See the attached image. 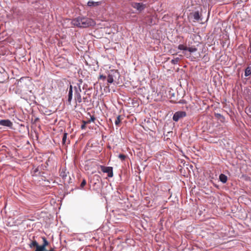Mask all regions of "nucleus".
<instances>
[{
	"label": "nucleus",
	"instance_id": "nucleus-10",
	"mask_svg": "<svg viewBox=\"0 0 251 251\" xmlns=\"http://www.w3.org/2000/svg\"><path fill=\"white\" fill-rule=\"evenodd\" d=\"M220 180L223 183H225L227 181V177L224 174H221L219 176Z\"/></svg>",
	"mask_w": 251,
	"mask_h": 251
},
{
	"label": "nucleus",
	"instance_id": "nucleus-26",
	"mask_svg": "<svg viewBox=\"0 0 251 251\" xmlns=\"http://www.w3.org/2000/svg\"><path fill=\"white\" fill-rule=\"evenodd\" d=\"M217 116H218V117H220V116H221V114H217Z\"/></svg>",
	"mask_w": 251,
	"mask_h": 251
},
{
	"label": "nucleus",
	"instance_id": "nucleus-5",
	"mask_svg": "<svg viewBox=\"0 0 251 251\" xmlns=\"http://www.w3.org/2000/svg\"><path fill=\"white\" fill-rule=\"evenodd\" d=\"M101 171L103 173H107L109 177H112L113 176V168L111 167H105L104 166H100Z\"/></svg>",
	"mask_w": 251,
	"mask_h": 251
},
{
	"label": "nucleus",
	"instance_id": "nucleus-16",
	"mask_svg": "<svg viewBox=\"0 0 251 251\" xmlns=\"http://www.w3.org/2000/svg\"><path fill=\"white\" fill-rule=\"evenodd\" d=\"M121 115H119L117 117L115 121V124L117 126H118L120 123L121 122Z\"/></svg>",
	"mask_w": 251,
	"mask_h": 251
},
{
	"label": "nucleus",
	"instance_id": "nucleus-7",
	"mask_svg": "<svg viewBox=\"0 0 251 251\" xmlns=\"http://www.w3.org/2000/svg\"><path fill=\"white\" fill-rule=\"evenodd\" d=\"M0 126L12 128L13 123L8 119L1 120H0Z\"/></svg>",
	"mask_w": 251,
	"mask_h": 251
},
{
	"label": "nucleus",
	"instance_id": "nucleus-20",
	"mask_svg": "<svg viewBox=\"0 0 251 251\" xmlns=\"http://www.w3.org/2000/svg\"><path fill=\"white\" fill-rule=\"evenodd\" d=\"M67 133H64L63 134V138H62V142L63 144H65V142H66V139H67Z\"/></svg>",
	"mask_w": 251,
	"mask_h": 251
},
{
	"label": "nucleus",
	"instance_id": "nucleus-2",
	"mask_svg": "<svg viewBox=\"0 0 251 251\" xmlns=\"http://www.w3.org/2000/svg\"><path fill=\"white\" fill-rule=\"evenodd\" d=\"M72 23L75 26L82 28H86L95 24L92 19L84 17H78L74 19Z\"/></svg>",
	"mask_w": 251,
	"mask_h": 251
},
{
	"label": "nucleus",
	"instance_id": "nucleus-15",
	"mask_svg": "<svg viewBox=\"0 0 251 251\" xmlns=\"http://www.w3.org/2000/svg\"><path fill=\"white\" fill-rule=\"evenodd\" d=\"M187 50H188L190 52H194L197 50V49L195 47H191L187 48Z\"/></svg>",
	"mask_w": 251,
	"mask_h": 251
},
{
	"label": "nucleus",
	"instance_id": "nucleus-4",
	"mask_svg": "<svg viewBox=\"0 0 251 251\" xmlns=\"http://www.w3.org/2000/svg\"><path fill=\"white\" fill-rule=\"evenodd\" d=\"M117 71L112 70H110L107 76V82L109 83H112L114 81V77H116L117 75H118Z\"/></svg>",
	"mask_w": 251,
	"mask_h": 251
},
{
	"label": "nucleus",
	"instance_id": "nucleus-19",
	"mask_svg": "<svg viewBox=\"0 0 251 251\" xmlns=\"http://www.w3.org/2000/svg\"><path fill=\"white\" fill-rule=\"evenodd\" d=\"M118 157L122 161L124 160L126 158V156L123 154H119Z\"/></svg>",
	"mask_w": 251,
	"mask_h": 251
},
{
	"label": "nucleus",
	"instance_id": "nucleus-3",
	"mask_svg": "<svg viewBox=\"0 0 251 251\" xmlns=\"http://www.w3.org/2000/svg\"><path fill=\"white\" fill-rule=\"evenodd\" d=\"M186 115V112L184 111H177L174 114L173 119L175 122H177L179 119L185 117Z\"/></svg>",
	"mask_w": 251,
	"mask_h": 251
},
{
	"label": "nucleus",
	"instance_id": "nucleus-22",
	"mask_svg": "<svg viewBox=\"0 0 251 251\" xmlns=\"http://www.w3.org/2000/svg\"><path fill=\"white\" fill-rule=\"evenodd\" d=\"M106 78V76L103 75H100L99 76V79L104 80Z\"/></svg>",
	"mask_w": 251,
	"mask_h": 251
},
{
	"label": "nucleus",
	"instance_id": "nucleus-18",
	"mask_svg": "<svg viewBox=\"0 0 251 251\" xmlns=\"http://www.w3.org/2000/svg\"><path fill=\"white\" fill-rule=\"evenodd\" d=\"M179 60L180 58L179 57H176L171 60V63L173 64H176Z\"/></svg>",
	"mask_w": 251,
	"mask_h": 251
},
{
	"label": "nucleus",
	"instance_id": "nucleus-13",
	"mask_svg": "<svg viewBox=\"0 0 251 251\" xmlns=\"http://www.w3.org/2000/svg\"><path fill=\"white\" fill-rule=\"evenodd\" d=\"M193 18L195 20L197 21L200 19V15L199 12H195L193 14Z\"/></svg>",
	"mask_w": 251,
	"mask_h": 251
},
{
	"label": "nucleus",
	"instance_id": "nucleus-11",
	"mask_svg": "<svg viewBox=\"0 0 251 251\" xmlns=\"http://www.w3.org/2000/svg\"><path fill=\"white\" fill-rule=\"evenodd\" d=\"M29 247L31 248L36 247V249H37L38 247H40V246L38 245V243L36 241H32L30 244H29Z\"/></svg>",
	"mask_w": 251,
	"mask_h": 251
},
{
	"label": "nucleus",
	"instance_id": "nucleus-12",
	"mask_svg": "<svg viewBox=\"0 0 251 251\" xmlns=\"http://www.w3.org/2000/svg\"><path fill=\"white\" fill-rule=\"evenodd\" d=\"M251 75V67H248L245 71V75L246 76H248Z\"/></svg>",
	"mask_w": 251,
	"mask_h": 251
},
{
	"label": "nucleus",
	"instance_id": "nucleus-17",
	"mask_svg": "<svg viewBox=\"0 0 251 251\" xmlns=\"http://www.w3.org/2000/svg\"><path fill=\"white\" fill-rule=\"evenodd\" d=\"M25 79L24 78H21L17 82V85L18 87L23 86L22 83L24 82V80Z\"/></svg>",
	"mask_w": 251,
	"mask_h": 251
},
{
	"label": "nucleus",
	"instance_id": "nucleus-23",
	"mask_svg": "<svg viewBox=\"0 0 251 251\" xmlns=\"http://www.w3.org/2000/svg\"><path fill=\"white\" fill-rule=\"evenodd\" d=\"M95 120V118L94 116L91 117V121L94 122Z\"/></svg>",
	"mask_w": 251,
	"mask_h": 251
},
{
	"label": "nucleus",
	"instance_id": "nucleus-6",
	"mask_svg": "<svg viewBox=\"0 0 251 251\" xmlns=\"http://www.w3.org/2000/svg\"><path fill=\"white\" fill-rule=\"evenodd\" d=\"M131 6L136 9L139 12L143 10L145 8V4H143L142 3H138V2H132Z\"/></svg>",
	"mask_w": 251,
	"mask_h": 251
},
{
	"label": "nucleus",
	"instance_id": "nucleus-9",
	"mask_svg": "<svg viewBox=\"0 0 251 251\" xmlns=\"http://www.w3.org/2000/svg\"><path fill=\"white\" fill-rule=\"evenodd\" d=\"M100 4V1H89L87 3V5L88 6H97L99 5Z\"/></svg>",
	"mask_w": 251,
	"mask_h": 251
},
{
	"label": "nucleus",
	"instance_id": "nucleus-24",
	"mask_svg": "<svg viewBox=\"0 0 251 251\" xmlns=\"http://www.w3.org/2000/svg\"><path fill=\"white\" fill-rule=\"evenodd\" d=\"M183 53L187 57H188L189 56V55L187 54L186 52H183Z\"/></svg>",
	"mask_w": 251,
	"mask_h": 251
},
{
	"label": "nucleus",
	"instance_id": "nucleus-14",
	"mask_svg": "<svg viewBox=\"0 0 251 251\" xmlns=\"http://www.w3.org/2000/svg\"><path fill=\"white\" fill-rule=\"evenodd\" d=\"M178 49L180 50L184 51L187 50V47L182 44H180L178 46Z\"/></svg>",
	"mask_w": 251,
	"mask_h": 251
},
{
	"label": "nucleus",
	"instance_id": "nucleus-1",
	"mask_svg": "<svg viewBox=\"0 0 251 251\" xmlns=\"http://www.w3.org/2000/svg\"><path fill=\"white\" fill-rule=\"evenodd\" d=\"M82 79H79L77 86L73 87L70 85L69 89L68 102L69 104H71L72 100L73 99V90L75 91V100L76 103H80L82 102V99L80 93L81 92V85L82 84Z\"/></svg>",
	"mask_w": 251,
	"mask_h": 251
},
{
	"label": "nucleus",
	"instance_id": "nucleus-21",
	"mask_svg": "<svg viewBox=\"0 0 251 251\" xmlns=\"http://www.w3.org/2000/svg\"><path fill=\"white\" fill-rule=\"evenodd\" d=\"M86 180L85 179H83L80 184V188H83V187L86 185Z\"/></svg>",
	"mask_w": 251,
	"mask_h": 251
},
{
	"label": "nucleus",
	"instance_id": "nucleus-25",
	"mask_svg": "<svg viewBox=\"0 0 251 251\" xmlns=\"http://www.w3.org/2000/svg\"><path fill=\"white\" fill-rule=\"evenodd\" d=\"M84 127H85V125H82V126H81V128H84Z\"/></svg>",
	"mask_w": 251,
	"mask_h": 251
},
{
	"label": "nucleus",
	"instance_id": "nucleus-8",
	"mask_svg": "<svg viewBox=\"0 0 251 251\" xmlns=\"http://www.w3.org/2000/svg\"><path fill=\"white\" fill-rule=\"evenodd\" d=\"M43 244L42 245L40 246V247H38L37 249H36L35 251H46V247L49 245V242L46 240L45 237H42Z\"/></svg>",
	"mask_w": 251,
	"mask_h": 251
}]
</instances>
